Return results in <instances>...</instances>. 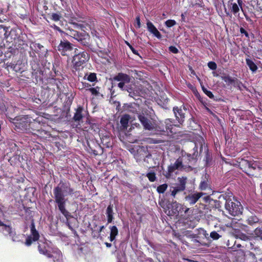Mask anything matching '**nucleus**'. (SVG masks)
Returning a JSON list of instances; mask_svg holds the SVG:
<instances>
[{
	"mask_svg": "<svg viewBox=\"0 0 262 262\" xmlns=\"http://www.w3.org/2000/svg\"><path fill=\"white\" fill-rule=\"evenodd\" d=\"M54 202L57 205V208L60 212L67 219L72 217L71 213L66 209L67 203L68 201L67 196L78 198L79 191H75L71 186V183L66 181H60L53 190Z\"/></svg>",
	"mask_w": 262,
	"mask_h": 262,
	"instance_id": "f257e3e1",
	"label": "nucleus"
},
{
	"mask_svg": "<svg viewBox=\"0 0 262 262\" xmlns=\"http://www.w3.org/2000/svg\"><path fill=\"white\" fill-rule=\"evenodd\" d=\"M190 146L192 148L189 152H187L184 150L182 151V156L176 160L173 165L168 167V173L165 174V177H168V175L174 170H192L198 161L199 157L198 147L195 143H191Z\"/></svg>",
	"mask_w": 262,
	"mask_h": 262,
	"instance_id": "f03ea898",
	"label": "nucleus"
},
{
	"mask_svg": "<svg viewBox=\"0 0 262 262\" xmlns=\"http://www.w3.org/2000/svg\"><path fill=\"white\" fill-rule=\"evenodd\" d=\"M233 164L238 166L251 178L257 177L262 170L259 162L253 160L249 161L241 157L237 158L236 163H233Z\"/></svg>",
	"mask_w": 262,
	"mask_h": 262,
	"instance_id": "7ed1b4c3",
	"label": "nucleus"
},
{
	"mask_svg": "<svg viewBox=\"0 0 262 262\" xmlns=\"http://www.w3.org/2000/svg\"><path fill=\"white\" fill-rule=\"evenodd\" d=\"M226 202L225 208L228 213L233 216L238 215L242 213L243 207L241 202L233 197L231 192L227 193Z\"/></svg>",
	"mask_w": 262,
	"mask_h": 262,
	"instance_id": "20e7f679",
	"label": "nucleus"
},
{
	"mask_svg": "<svg viewBox=\"0 0 262 262\" xmlns=\"http://www.w3.org/2000/svg\"><path fill=\"white\" fill-rule=\"evenodd\" d=\"M189 211V208L178 203L172 202L171 203H168L166 205V208H165V213H166L170 219L177 218L179 215L183 216Z\"/></svg>",
	"mask_w": 262,
	"mask_h": 262,
	"instance_id": "39448f33",
	"label": "nucleus"
},
{
	"mask_svg": "<svg viewBox=\"0 0 262 262\" xmlns=\"http://www.w3.org/2000/svg\"><path fill=\"white\" fill-rule=\"evenodd\" d=\"M134 158L138 163H142L143 165L147 167H151L146 165L152 160V155L148 152L146 147L139 146L134 154Z\"/></svg>",
	"mask_w": 262,
	"mask_h": 262,
	"instance_id": "423d86ee",
	"label": "nucleus"
},
{
	"mask_svg": "<svg viewBox=\"0 0 262 262\" xmlns=\"http://www.w3.org/2000/svg\"><path fill=\"white\" fill-rule=\"evenodd\" d=\"M32 118V115H27L16 116L10 120H12L15 127L20 129L22 131L29 132L30 121Z\"/></svg>",
	"mask_w": 262,
	"mask_h": 262,
	"instance_id": "0eeeda50",
	"label": "nucleus"
},
{
	"mask_svg": "<svg viewBox=\"0 0 262 262\" xmlns=\"http://www.w3.org/2000/svg\"><path fill=\"white\" fill-rule=\"evenodd\" d=\"M89 54L85 51L80 52L75 54L72 60V68L74 70H80L81 67L85 64L89 59Z\"/></svg>",
	"mask_w": 262,
	"mask_h": 262,
	"instance_id": "6e6552de",
	"label": "nucleus"
},
{
	"mask_svg": "<svg viewBox=\"0 0 262 262\" xmlns=\"http://www.w3.org/2000/svg\"><path fill=\"white\" fill-rule=\"evenodd\" d=\"M187 181V178L186 177H182L178 178V184H176V186L170 187L169 191L166 193L165 196L175 198L177 193L182 192L185 190Z\"/></svg>",
	"mask_w": 262,
	"mask_h": 262,
	"instance_id": "1a4fd4ad",
	"label": "nucleus"
},
{
	"mask_svg": "<svg viewBox=\"0 0 262 262\" xmlns=\"http://www.w3.org/2000/svg\"><path fill=\"white\" fill-rule=\"evenodd\" d=\"M69 24L72 25L75 29L84 30L92 29V24L93 21L90 19H85L84 20L79 19L75 16H71L69 19Z\"/></svg>",
	"mask_w": 262,
	"mask_h": 262,
	"instance_id": "9d476101",
	"label": "nucleus"
},
{
	"mask_svg": "<svg viewBox=\"0 0 262 262\" xmlns=\"http://www.w3.org/2000/svg\"><path fill=\"white\" fill-rule=\"evenodd\" d=\"M165 135H167L171 138H175L176 137L181 135V132L178 131L177 128L180 127V125L174 124L170 119H166L165 121Z\"/></svg>",
	"mask_w": 262,
	"mask_h": 262,
	"instance_id": "9b49d317",
	"label": "nucleus"
},
{
	"mask_svg": "<svg viewBox=\"0 0 262 262\" xmlns=\"http://www.w3.org/2000/svg\"><path fill=\"white\" fill-rule=\"evenodd\" d=\"M74 50V45L68 40H61L57 47V50L62 56H69Z\"/></svg>",
	"mask_w": 262,
	"mask_h": 262,
	"instance_id": "f8f14e48",
	"label": "nucleus"
},
{
	"mask_svg": "<svg viewBox=\"0 0 262 262\" xmlns=\"http://www.w3.org/2000/svg\"><path fill=\"white\" fill-rule=\"evenodd\" d=\"M85 30V29L82 30L83 32L81 33L74 30H71L70 35L83 46L89 47L90 45V39H91V37L86 32Z\"/></svg>",
	"mask_w": 262,
	"mask_h": 262,
	"instance_id": "ddd939ff",
	"label": "nucleus"
},
{
	"mask_svg": "<svg viewBox=\"0 0 262 262\" xmlns=\"http://www.w3.org/2000/svg\"><path fill=\"white\" fill-rule=\"evenodd\" d=\"M113 80L114 81L120 82L117 84V86L122 91H127L128 89L125 86V84L130 82L131 78L129 75L120 72L113 77Z\"/></svg>",
	"mask_w": 262,
	"mask_h": 262,
	"instance_id": "4468645a",
	"label": "nucleus"
},
{
	"mask_svg": "<svg viewBox=\"0 0 262 262\" xmlns=\"http://www.w3.org/2000/svg\"><path fill=\"white\" fill-rule=\"evenodd\" d=\"M32 116L33 118L30 121L29 132H37L41 128L42 125L45 124V120L42 116H38L36 114L32 115Z\"/></svg>",
	"mask_w": 262,
	"mask_h": 262,
	"instance_id": "2eb2a0df",
	"label": "nucleus"
},
{
	"mask_svg": "<svg viewBox=\"0 0 262 262\" xmlns=\"http://www.w3.org/2000/svg\"><path fill=\"white\" fill-rule=\"evenodd\" d=\"M30 235L28 236L26 239L25 244L27 246H30L33 242L38 241L40 238V235L38 231L36 230L34 222L32 221L30 225Z\"/></svg>",
	"mask_w": 262,
	"mask_h": 262,
	"instance_id": "dca6fc26",
	"label": "nucleus"
},
{
	"mask_svg": "<svg viewBox=\"0 0 262 262\" xmlns=\"http://www.w3.org/2000/svg\"><path fill=\"white\" fill-rule=\"evenodd\" d=\"M0 27L4 28L5 31L4 35H5L7 41L10 42L11 43L14 42L23 35L21 31L16 28L11 29L9 34H7L8 31L6 30V28L4 27L3 25H0ZM7 29H8V28H7Z\"/></svg>",
	"mask_w": 262,
	"mask_h": 262,
	"instance_id": "f3484780",
	"label": "nucleus"
},
{
	"mask_svg": "<svg viewBox=\"0 0 262 262\" xmlns=\"http://www.w3.org/2000/svg\"><path fill=\"white\" fill-rule=\"evenodd\" d=\"M173 112L176 120L179 124H182L186 117V114L188 112L187 107L183 105L181 107L174 106L173 107Z\"/></svg>",
	"mask_w": 262,
	"mask_h": 262,
	"instance_id": "a211bd4d",
	"label": "nucleus"
},
{
	"mask_svg": "<svg viewBox=\"0 0 262 262\" xmlns=\"http://www.w3.org/2000/svg\"><path fill=\"white\" fill-rule=\"evenodd\" d=\"M31 68H32V76L36 79V81L41 80L43 71L40 66L39 62L36 60H33L30 62Z\"/></svg>",
	"mask_w": 262,
	"mask_h": 262,
	"instance_id": "6ab92c4d",
	"label": "nucleus"
},
{
	"mask_svg": "<svg viewBox=\"0 0 262 262\" xmlns=\"http://www.w3.org/2000/svg\"><path fill=\"white\" fill-rule=\"evenodd\" d=\"M87 150L95 155H99V152L102 150L100 145L94 140L87 141Z\"/></svg>",
	"mask_w": 262,
	"mask_h": 262,
	"instance_id": "aec40b11",
	"label": "nucleus"
},
{
	"mask_svg": "<svg viewBox=\"0 0 262 262\" xmlns=\"http://www.w3.org/2000/svg\"><path fill=\"white\" fill-rule=\"evenodd\" d=\"M205 193L202 192L190 193L185 197V201L187 204L193 205Z\"/></svg>",
	"mask_w": 262,
	"mask_h": 262,
	"instance_id": "412c9836",
	"label": "nucleus"
},
{
	"mask_svg": "<svg viewBox=\"0 0 262 262\" xmlns=\"http://www.w3.org/2000/svg\"><path fill=\"white\" fill-rule=\"evenodd\" d=\"M228 192H225L222 194H221L219 198L217 200H213L212 202H214V207L216 209H220L223 206H225V204H226L227 195Z\"/></svg>",
	"mask_w": 262,
	"mask_h": 262,
	"instance_id": "4be33fe9",
	"label": "nucleus"
},
{
	"mask_svg": "<svg viewBox=\"0 0 262 262\" xmlns=\"http://www.w3.org/2000/svg\"><path fill=\"white\" fill-rule=\"evenodd\" d=\"M138 119L145 129L151 130L154 128V127L152 123L144 115H139L138 116Z\"/></svg>",
	"mask_w": 262,
	"mask_h": 262,
	"instance_id": "5701e85b",
	"label": "nucleus"
},
{
	"mask_svg": "<svg viewBox=\"0 0 262 262\" xmlns=\"http://www.w3.org/2000/svg\"><path fill=\"white\" fill-rule=\"evenodd\" d=\"M12 46L18 50H24L27 47L28 45L24 39L23 35L19 38L17 39L14 42L12 43Z\"/></svg>",
	"mask_w": 262,
	"mask_h": 262,
	"instance_id": "b1692460",
	"label": "nucleus"
},
{
	"mask_svg": "<svg viewBox=\"0 0 262 262\" xmlns=\"http://www.w3.org/2000/svg\"><path fill=\"white\" fill-rule=\"evenodd\" d=\"M147 28L148 31L152 33L155 37L157 38H161L162 35L156 28V27L154 26V25L150 21H148L146 24Z\"/></svg>",
	"mask_w": 262,
	"mask_h": 262,
	"instance_id": "393cba45",
	"label": "nucleus"
},
{
	"mask_svg": "<svg viewBox=\"0 0 262 262\" xmlns=\"http://www.w3.org/2000/svg\"><path fill=\"white\" fill-rule=\"evenodd\" d=\"M221 79L224 80L227 85L237 84L239 86V85L242 84V82L238 79L233 78L228 75L222 76Z\"/></svg>",
	"mask_w": 262,
	"mask_h": 262,
	"instance_id": "a878e982",
	"label": "nucleus"
},
{
	"mask_svg": "<svg viewBox=\"0 0 262 262\" xmlns=\"http://www.w3.org/2000/svg\"><path fill=\"white\" fill-rule=\"evenodd\" d=\"M105 214L107 216V223H111L113 222L114 217V212L113 211V205L110 203L107 206Z\"/></svg>",
	"mask_w": 262,
	"mask_h": 262,
	"instance_id": "bb28decb",
	"label": "nucleus"
},
{
	"mask_svg": "<svg viewBox=\"0 0 262 262\" xmlns=\"http://www.w3.org/2000/svg\"><path fill=\"white\" fill-rule=\"evenodd\" d=\"M50 256L48 257L52 258V262H63V256L60 251H53L52 253H50Z\"/></svg>",
	"mask_w": 262,
	"mask_h": 262,
	"instance_id": "cd10ccee",
	"label": "nucleus"
},
{
	"mask_svg": "<svg viewBox=\"0 0 262 262\" xmlns=\"http://www.w3.org/2000/svg\"><path fill=\"white\" fill-rule=\"evenodd\" d=\"M2 224L3 225H0V227H2V230H3L4 234L6 235H9L13 237L14 234L12 227L10 225L5 224L4 222H2Z\"/></svg>",
	"mask_w": 262,
	"mask_h": 262,
	"instance_id": "c85d7f7f",
	"label": "nucleus"
},
{
	"mask_svg": "<svg viewBox=\"0 0 262 262\" xmlns=\"http://www.w3.org/2000/svg\"><path fill=\"white\" fill-rule=\"evenodd\" d=\"M33 134L36 135L41 139H47L51 135L49 132L43 129L42 128L39 129L37 132H33Z\"/></svg>",
	"mask_w": 262,
	"mask_h": 262,
	"instance_id": "c756f323",
	"label": "nucleus"
},
{
	"mask_svg": "<svg viewBox=\"0 0 262 262\" xmlns=\"http://www.w3.org/2000/svg\"><path fill=\"white\" fill-rule=\"evenodd\" d=\"M222 231H224L223 228L222 227H219V229H217L216 231H213L210 233V237L213 240H218L222 237L221 233Z\"/></svg>",
	"mask_w": 262,
	"mask_h": 262,
	"instance_id": "7c9ffc66",
	"label": "nucleus"
},
{
	"mask_svg": "<svg viewBox=\"0 0 262 262\" xmlns=\"http://www.w3.org/2000/svg\"><path fill=\"white\" fill-rule=\"evenodd\" d=\"M38 249L39 253L47 257H50V251L47 249V246L44 243L42 244H39L38 246Z\"/></svg>",
	"mask_w": 262,
	"mask_h": 262,
	"instance_id": "2f4dec72",
	"label": "nucleus"
},
{
	"mask_svg": "<svg viewBox=\"0 0 262 262\" xmlns=\"http://www.w3.org/2000/svg\"><path fill=\"white\" fill-rule=\"evenodd\" d=\"M129 116L128 115H125L121 117V129L124 130L127 129L128 122H129Z\"/></svg>",
	"mask_w": 262,
	"mask_h": 262,
	"instance_id": "473e14b6",
	"label": "nucleus"
},
{
	"mask_svg": "<svg viewBox=\"0 0 262 262\" xmlns=\"http://www.w3.org/2000/svg\"><path fill=\"white\" fill-rule=\"evenodd\" d=\"M110 241L112 242L115 239L116 236L118 235V229L115 226H113L110 228Z\"/></svg>",
	"mask_w": 262,
	"mask_h": 262,
	"instance_id": "72a5a7b5",
	"label": "nucleus"
},
{
	"mask_svg": "<svg viewBox=\"0 0 262 262\" xmlns=\"http://www.w3.org/2000/svg\"><path fill=\"white\" fill-rule=\"evenodd\" d=\"M246 62L247 66L252 72H255L257 70V66L251 59L246 58Z\"/></svg>",
	"mask_w": 262,
	"mask_h": 262,
	"instance_id": "f704fd0d",
	"label": "nucleus"
},
{
	"mask_svg": "<svg viewBox=\"0 0 262 262\" xmlns=\"http://www.w3.org/2000/svg\"><path fill=\"white\" fill-rule=\"evenodd\" d=\"M48 15L50 19L54 21L60 20L62 17V14L60 12L50 13Z\"/></svg>",
	"mask_w": 262,
	"mask_h": 262,
	"instance_id": "c9c22d12",
	"label": "nucleus"
},
{
	"mask_svg": "<svg viewBox=\"0 0 262 262\" xmlns=\"http://www.w3.org/2000/svg\"><path fill=\"white\" fill-rule=\"evenodd\" d=\"M43 46L39 43L33 42L30 45V48L32 50L35 51L37 54L43 48Z\"/></svg>",
	"mask_w": 262,
	"mask_h": 262,
	"instance_id": "e433bc0d",
	"label": "nucleus"
},
{
	"mask_svg": "<svg viewBox=\"0 0 262 262\" xmlns=\"http://www.w3.org/2000/svg\"><path fill=\"white\" fill-rule=\"evenodd\" d=\"M84 79L90 82L97 81V74L95 73H90V74L86 73L84 76Z\"/></svg>",
	"mask_w": 262,
	"mask_h": 262,
	"instance_id": "4c0bfd02",
	"label": "nucleus"
},
{
	"mask_svg": "<svg viewBox=\"0 0 262 262\" xmlns=\"http://www.w3.org/2000/svg\"><path fill=\"white\" fill-rule=\"evenodd\" d=\"M19 158L23 159V157L20 155H14L9 159V161L11 165L15 166L19 164Z\"/></svg>",
	"mask_w": 262,
	"mask_h": 262,
	"instance_id": "58836bf2",
	"label": "nucleus"
},
{
	"mask_svg": "<svg viewBox=\"0 0 262 262\" xmlns=\"http://www.w3.org/2000/svg\"><path fill=\"white\" fill-rule=\"evenodd\" d=\"M259 221V220L256 215H252L249 216L248 217V219L247 220V222L249 225L253 226L255 224L258 223Z\"/></svg>",
	"mask_w": 262,
	"mask_h": 262,
	"instance_id": "ea45409f",
	"label": "nucleus"
},
{
	"mask_svg": "<svg viewBox=\"0 0 262 262\" xmlns=\"http://www.w3.org/2000/svg\"><path fill=\"white\" fill-rule=\"evenodd\" d=\"M235 236H236V238H239L241 240H243L244 241H247L249 240V237L246 234L242 233L239 230H235Z\"/></svg>",
	"mask_w": 262,
	"mask_h": 262,
	"instance_id": "a19ab883",
	"label": "nucleus"
},
{
	"mask_svg": "<svg viewBox=\"0 0 262 262\" xmlns=\"http://www.w3.org/2000/svg\"><path fill=\"white\" fill-rule=\"evenodd\" d=\"M81 113H82V108L78 107L77 109L76 112L75 113L74 117H73V119L75 121H79L82 119V116Z\"/></svg>",
	"mask_w": 262,
	"mask_h": 262,
	"instance_id": "79ce46f5",
	"label": "nucleus"
},
{
	"mask_svg": "<svg viewBox=\"0 0 262 262\" xmlns=\"http://www.w3.org/2000/svg\"><path fill=\"white\" fill-rule=\"evenodd\" d=\"M199 189L201 190H205L208 189H210L208 182L207 181L201 182L199 185Z\"/></svg>",
	"mask_w": 262,
	"mask_h": 262,
	"instance_id": "37998d69",
	"label": "nucleus"
},
{
	"mask_svg": "<svg viewBox=\"0 0 262 262\" xmlns=\"http://www.w3.org/2000/svg\"><path fill=\"white\" fill-rule=\"evenodd\" d=\"M101 143L106 147H109L110 144V138L108 135L103 136L101 138Z\"/></svg>",
	"mask_w": 262,
	"mask_h": 262,
	"instance_id": "c03bdc74",
	"label": "nucleus"
},
{
	"mask_svg": "<svg viewBox=\"0 0 262 262\" xmlns=\"http://www.w3.org/2000/svg\"><path fill=\"white\" fill-rule=\"evenodd\" d=\"M0 109L5 113L6 116L10 119H12V117L10 116V115L8 112L9 107H7L4 103H0Z\"/></svg>",
	"mask_w": 262,
	"mask_h": 262,
	"instance_id": "a18cd8bd",
	"label": "nucleus"
},
{
	"mask_svg": "<svg viewBox=\"0 0 262 262\" xmlns=\"http://www.w3.org/2000/svg\"><path fill=\"white\" fill-rule=\"evenodd\" d=\"M202 90L203 91V92H204V93L207 95L209 98H210V99H214V95L212 94V93L210 91H208L205 87L204 86H202Z\"/></svg>",
	"mask_w": 262,
	"mask_h": 262,
	"instance_id": "49530a36",
	"label": "nucleus"
},
{
	"mask_svg": "<svg viewBox=\"0 0 262 262\" xmlns=\"http://www.w3.org/2000/svg\"><path fill=\"white\" fill-rule=\"evenodd\" d=\"M146 177L150 182H154L156 180V176L155 172H148L146 174Z\"/></svg>",
	"mask_w": 262,
	"mask_h": 262,
	"instance_id": "de8ad7c7",
	"label": "nucleus"
},
{
	"mask_svg": "<svg viewBox=\"0 0 262 262\" xmlns=\"http://www.w3.org/2000/svg\"><path fill=\"white\" fill-rule=\"evenodd\" d=\"M254 235L255 237L260 238L262 236V226L256 228L254 231Z\"/></svg>",
	"mask_w": 262,
	"mask_h": 262,
	"instance_id": "09e8293b",
	"label": "nucleus"
},
{
	"mask_svg": "<svg viewBox=\"0 0 262 262\" xmlns=\"http://www.w3.org/2000/svg\"><path fill=\"white\" fill-rule=\"evenodd\" d=\"M232 7L231 8V12L234 14H237L239 11H240V9L239 8V6L236 3L231 4Z\"/></svg>",
	"mask_w": 262,
	"mask_h": 262,
	"instance_id": "8fccbe9b",
	"label": "nucleus"
},
{
	"mask_svg": "<svg viewBox=\"0 0 262 262\" xmlns=\"http://www.w3.org/2000/svg\"><path fill=\"white\" fill-rule=\"evenodd\" d=\"M201 198H202V200L205 203L211 204L213 201V199H212L210 195L202 196Z\"/></svg>",
	"mask_w": 262,
	"mask_h": 262,
	"instance_id": "3c124183",
	"label": "nucleus"
},
{
	"mask_svg": "<svg viewBox=\"0 0 262 262\" xmlns=\"http://www.w3.org/2000/svg\"><path fill=\"white\" fill-rule=\"evenodd\" d=\"M176 22L173 19H168V20H166V21H165V25L167 27H169V28L173 26L174 25H176Z\"/></svg>",
	"mask_w": 262,
	"mask_h": 262,
	"instance_id": "603ef678",
	"label": "nucleus"
},
{
	"mask_svg": "<svg viewBox=\"0 0 262 262\" xmlns=\"http://www.w3.org/2000/svg\"><path fill=\"white\" fill-rule=\"evenodd\" d=\"M125 42L134 54L137 55H139L138 51L137 50H136L129 42H128L127 41H126Z\"/></svg>",
	"mask_w": 262,
	"mask_h": 262,
	"instance_id": "864d4df0",
	"label": "nucleus"
},
{
	"mask_svg": "<svg viewBox=\"0 0 262 262\" xmlns=\"http://www.w3.org/2000/svg\"><path fill=\"white\" fill-rule=\"evenodd\" d=\"M208 67H209V68L212 70H216L217 68V65L215 62L210 61L208 63Z\"/></svg>",
	"mask_w": 262,
	"mask_h": 262,
	"instance_id": "5fc2aeb1",
	"label": "nucleus"
},
{
	"mask_svg": "<svg viewBox=\"0 0 262 262\" xmlns=\"http://www.w3.org/2000/svg\"><path fill=\"white\" fill-rule=\"evenodd\" d=\"M87 90L89 91L90 92H91L92 94V95H93L94 96H98L99 94V92L97 90V88H89Z\"/></svg>",
	"mask_w": 262,
	"mask_h": 262,
	"instance_id": "6e6d98bb",
	"label": "nucleus"
},
{
	"mask_svg": "<svg viewBox=\"0 0 262 262\" xmlns=\"http://www.w3.org/2000/svg\"><path fill=\"white\" fill-rule=\"evenodd\" d=\"M36 53H37L36 52H35V51L31 50V51L29 53V56L31 57H32L34 59V60H37V56L36 55Z\"/></svg>",
	"mask_w": 262,
	"mask_h": 262,
	"instance_id": "4d7b16f0",
	"label": "nucleus"
},
{
	"mask_svg": "<svg viewBox=\"0 0 262 262\" xmlns=\"http://www.w3.org/2000/svg\"><path fill=\"white\" fill-rule=\"evenodd\" d=\"M169 51L174 54H176L177 53H179V50L173 46H170L169 47Z\"/></svg>",
	"mask_w": 262,
	"mask_h": 262,
	"instance_id": "13d9d810",
	"label": "nucleus"
},
{
	"mask_svg": "<svg viewBox=\"0 0 262 262\" xmlns=\"http://www.w3.org/2000/svg\"><path fill=\"white\" fill-rule=\"evenodd\" d=\"M157 191L159 193H164V184H161L157 188Z\"/></svg>",
	"mask_w": 262,
	"mask_h": 262,
	"instance_id": "bf43d9fd",
	"label": "nucleus"
},
{
	"mask_svg": "<svg viewBox=\"0 0 262 262\" xmlns=\"http://www.w3.org/2000/svg\"><path fill=\"white\" fill-rule=\"evenodd\" d=\"M243 2L242 0H237V6L239 7L240 10L244 13V10L243 7Z\"/></svg>",
	"mask_w": 262,
	"mask_h": 262,
	"instance_id": "052dcab7",
	"label": "nucleus"
},
{
	"mask_svg": "<svg viewBox=\"0 0 262 262\" xmlns=\"http://www.w3.org/2000/svg\"><path fill=\"white\" fill-rule=\"evenodd\" d=\"M136 21L137 25L136 27L137 28H140L141 27V23H140V18L139 16H137L136 18Z\"/></svg>",
	"mask_w": 262,
	"mask_h": 262,
	"instance_id": "680f3d73",
	"label": "nucleus"
},
{
	"mask_svg": "<svg viewBox=\"0 0 262 262\" xmlns=\"http://www.w3.org/2000/svg\"><path fill=\"white\" fill-rule=\"evenodd\" d=\"M240 32L242 34H244L246 37H249V34L248 32L244 28H241Z\"/></svg>",
	"mask_w": 262,
	"mask_h": 262,
	"instance_id": "e2e57ef3",
	"label": "nucleus"
},
{
	"mask_svg": "<svg viewBox=\"0 0 262 262\" xmlns=\"http://www.w3.org/2000/svg\"><path fill=\"white\" fill-rule=\"evenodd\" d=\"M52 27L56 31H57L58 32H59V33H63V31L62 30V29L59 28V27L57 26L56 25H53V26H52Z\"/></svg>",
	"mask_w": 262,
	"mask_h": 262,
	"instance_id": "0e129e2a",
	"label": "nucleus"
},
{
	"mask_svg": "<svg viewBox=\"0 0 262 262\" xmlns=\"http://www.w3.org/2000/svg\"><path fill=\"white\" fill-rule=\"evenodd\" d=\"M91 21L93 22V23H92V26H91V29H90L91 30V34L93 35H96V33H97V31L95 29H93V27L95 26L94 21L91 20Z\"/></svg>",
	"mask_w": 262,
	"mask_h": 262,
	"instance_id": "69168bd1",
	"label": "nucleus"
},
{
	"mask_svg": "<svg viewBox=\"0 0 262 262\" xmlns=\"http://www.w3.org/2000/svg\"><path fill=\"white\" fill-rule=\"evenodd\" d=\"M132 90L131 89H128L127 92L129 93V96L130 97H134L135 96V93L132 92Z\"/></svg>",
	"mask_w": 262,
	"mask_h": 262,
	"instance_id": "338daca9",
	"label": "nucleus"
},
{
	"mask_svg": "<svg viewBox=\"0 0 262 262\" xmlns=\"http://www.w3.org/2000/svg\"><path fill=\"white\" fill-rule=\"evenodd\" d=\"M159 205L162 207V208H164V201L163 200V199H162L160 201H159Z\"/></svg>",
	"mask_w": 262,
	"mask_h": 262,
	"instance_id": "774afa93",
	"label": "nucleus"
}]
</instances>
